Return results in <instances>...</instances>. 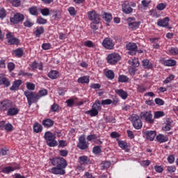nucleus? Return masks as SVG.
<instances>
[{
    "label": "nucleus",
    "mask_w": 178,
    "mask_h": 178,
    "mask_svg": "<svg viewBox=\"0 0 178 178\" xmlns=\"http://www.w3.org/2000/svg\"><path fill=\"white\" fill-rule=\"evenodd\" d=\"M24 95L26 97L29 108H31L33 104H37L40 101V95H37L35 92L25 90Z\"/></svg>",
    "instance_id": "f257e3e1"
},
{
    "label": "nucleus",
    "mask_w": 178,
    "mask_h": 178,
    "mask_svg": "<svg viewBox=\"0 0 178 178\" xmlns=\"http://www.w3.org/2000/svg\"><path fill=\"white\" fill-rule=\"evenodd\" d=\"M44 138L49 147H56L58 142L55 140L56 137L51 131H47L44 134Z\"/></svg>",
    "instance_id": "f03ea898"
},
{
    "label": "nucleus",
    "mask_w": 178,
    "mask_h": 178,
    "mask_svg": "<svg viewBox=\"0 0 178 178\" xmlns=\"http://www.w3.org/2000/svg\"><path fill=\"white\" fill-rule=\"evenodd\" d=\"M50 162L53 166H57L63 169H66V166H67V161H66V160L63 157L50 159Z\"/></svg>",
    "instance_id": "7ed1b4c3"
},
{
    "label": "nucleus",
    "mask_w": 178,
    "mask_h": 178,
    "mask_svg": "<svg viewBox=\"0 0 178 178\" xmlns=\"http://www.w3.org/2000/svg\"><path fill=\"white\" fill-rule=\"evenodd\" d=\"M129 120L132 122L133 126L136 130H140V129L143 127V122H141L140 117L136 114H132L129 117Z\"/></svg>",
    "instance_id": "20e7f679"
},
{
    "label": "nucleus",
    "mask_w": 178,
    "mask_h": 178,
    "mask_svg": "<svg viewBox=\"0 0 178 178\" xmlns=\"http://www.w3.org/2000/svg\"><path fill=\"white\" fill-rule=\"evenodd\" d=\"M122 57H120V55L118 53H112L111 54H108L107 56V62L108 63H110V65H116L120 60Z\"/></svg>",
    "instance_id": "39448f33"
},
{
    "label": "nucleus",
    "mask_w": 178,
    "mask_h": 178,
    "mask_svg": "<svg viewBox=\"0 0 178 178\" xmlns=\"http://www.w3.org/2000/svg\"><path fill=\"white\" fill-rule=\"evenodd\" d=\"M89 145L90 143L86 140V135H81L79 138V143L77 144L78 148L82 150L88 149Z\"/></svg>",
    "instance_id": "423d86ee"
},
{
    "label": "nucleus",
    "mask_w": 178,
    "mask_h": 178,
    "mask_svg": "<svg viewBox=\"0 0 178 178\" xmlns=\"http://www.w3.org/2000/svg\"><path fill=\"white\" fill-rule=\"evenodd\" d=\"M140 119L145 120L152 124L154 123V120H152V112L151 111H143L140 114Z\"/></svg>",
    "instance_id": "0eeeda50"
},
{
    "label": "nucleus",
    "mask_w": 178,
    "mask_h": 178,
    "mask_svg": "<svg viewBox=\"0 0 178 178\" xmlns=\"http://www.w3.org/2000/svg\"><path fill=\"white\" fill-rule=\"evenodd\" d=\"M88 17L89 20L94 23H99L101 22V17L97 13L95 10H91L88 12Z\"/></svg>",
    "instance_id": "6e6552de"
},
{
    "label": "nucleus",
    "mask_w": 178,
    "mask_h": 178,
    "mask_svg": "<svg viewBox=\"0 0 178 178\" xmlns=\"http://www.w3.org/2000/svg\"><path fill=\"white\" fill-rule=\"evenodd\" d=\"M23 20H24V15L19 13L15 14L13 17L10 18V22L13 23V24H17V23H20Z\"/></svg>",
    "instance_id": "1a4fd4ad"
},
{
    "label": "nucleus",
    "mask_w": 178,
    "mask_h": 178,
    "mask_svg": "<svg viewBox=\"0 0 178 178\" xmlns=\"http://www.w3.org/2000/svg\"><path fill=\"white\" fill-rule=\"evenodd\" d=\"M102 45L106 49H113L115 43L113 42V40L110 38H106L102 42Z\"/></svg>",
    "instance_id": "9d476101"
},
{
    "label": "nucleus",
    "mask_w": 178,
    "mask_h": 178,
    "mask_svg": "<svg viewBox=\"0 0 178 178\" xmlns=\"http://www.w3.org/2000/svg\"><path fill=\"white\" fill-rule=\"evenodd\" d=\"M13 107V102L10 100H4L1 102L0 109L1 111H8L10 108Z\"/></svg>",
    "instance_id": "9b49d317"
},
{
    "label": "nucleus",
    "mask_w": 178,
    "mask_h": 178,
    "mask_svg": "<svg viewBox=\"0 0 178 178\" xmlns=\"http://www.w3.org/2000/svg\"><path fill=\"white\" fill-rule=\"evenodd\" d=\"M126 49L129 51V55H136V51H137L138 47L136 43L129 42L126 44Z\"/></svg>",
    "instance_id": "f8f14e48"
},
{
    "label": "nucleus",
    "mask_w": 178,
    "mask_h": 178,
    "mask_svg": "<svg viewBox=\"0 0 178 178\" xmlns=\"http://www.w3.org/2000/svg\"><path fill=\"white\" fill-rule=\"evenodd\" d=\"M6 38L9 45H17L19 44V39L13 37L12 33L9 32L6 34Z\"/></svg>",
    "instance_id": "ddd939ff"
},
{
    "label": "nucleus",
    "mask_w": 178,
    "mask_h": 178,
    "mask_svg": "<svg viewBox=\"0 0 178 178\" xmlns=\"http://www.w3.org/2000/svg\"><path fill=\"white\" fill-rule=\"evenodd\" d=\"M134 19L132 17H129L127 19L128 26H129L130 29L132 30H136L140 26L141 22H133Z\"/></svg>",
    "instance_id": "4468645a"
},
{
    "label": "nucleus",
    "mask_w": 178,
    "mask_h": 178,
    "mask_svg": "<svg viewBox=\"0 0 178 178\" xmlns=\"http://www.w3.org/2000/svg\"><path fill=\"white\" fill-rule=\"evenodd\" d=\"M50 172L53 173V175H65V173H66L65 168H62L58 166L52 168Z\"/></svg>",
    "instance_id": "2eb2a0df"
},
{
    "label": "nucleus",
    "mask_w": 178,
    "mask_h": 178,
    "mask_svg": "<svg viewBox=\"0 0 178 178\" xmlns=\"http://www.w3.org/2000/svg\"><path fill=\"white\" fill-rule=\"evenodd\" d=\"M144 134L146 136V139L149 140V141H154V139L156 137V131H146Z\"/></svg>",
    "instance_id": "dca6fc26"
},
{
    "label": "nucleus",
    "mask_w": 178,
    "mask_h": 178,
    "mask_svg": "<svg viewBox=\"0 0 178 178\" xmlns=\"http://www.w3.org/2000/svg\"><path fill=\"white\" fill-rule=\"evenodd\" d=\"M122 12L125 13V15H130V13H133V9L127 2H124L122 4Z\"/></svg>",
    "instance_id": "f3484780"
},
{
    "label": "nucleus",
    "mask_w": 178,
    "mask_h": 178,
    "mask_svg": "<svg viewBox=\"0 0 178 178\" xmlns=\"http://www.w3.org/2000/svg\"><path fill=\"white\" fill-rule=\"evenodd\" d=\"M161 63L164 66H176L177 62L175 60H165L163 58L161 60Z\"/></svg>",
    "instance_id": "a211bd4d"
},
{
    "label": "nucleus",
    "mask_w": 178,
    "mask_h": 178,
    "mask_svg": "<svg viewBox=\"0 0 178 178\" xmlns=\"http://www.w3.org/2000/svg\"><path fill=\"white\" fill-rule=\"evenodd\" d=\"M22 83H23V81L20 79L15 81L13 83V86L10 88V90L11 91H16L19 90V87L22 86Z\"/></svg>",
    "instance_id": "6ab92c4d"
},
{
    "label": "nucleus",
    "mask_w": 178,
    "mask_h": 178,
    "mask_svg": "<svg viewBox=\"0 0 178 178\" xmlns=\"http://www.w3.org/2000/svg\"><path fill=\"white\" fill-rule=\"evenodd\" d=\"M79 162L81 165H88V163H91L90 159L87 156H81L79 158Z\"/></svg>",
    "instance_id": "aec40b11"
},
{
    "label": "nucleus",
    "mask_w": 178,
    "mask_h": 178,
    "mask_svg": "<svg viewBox=\"0 0 178 178\" xmlns=\"http://www.w3.org/2000/svg\"><path fill=\"white\" fill-rule=\"evenodd\" d=\"M169 24V17H165L163 19H159L157 22V26L159 27H166Z\"/></svg>",
    "instance_id": "412c9836"
},
{
    "label": "nucleus",
    "mask_w": 178,
    "mask_h": 178,
    "mask_svg": "<svg viewBox=\"0 0 178 178\" xmlns=\"http://www.w3.org/2000/svg\"><path fill=\"white\" fill-rule=\"evenodd\" d=\"M19 113V109L13 107H10L8 110V116H15Z\"/></svg>",
    "instance_id": "4be33fe9"
},
{
    "label": "nucleus",
    "mask_w": 178,
    "mask_h": 178,
    "mask_svg": "<svg viewBox=\"0 0 178 178\" xmlns=\"http://www.w3.org/2000/svg\"><path fill=\"white\" fill-rule=\"evenodd\" d=\"M42 124L44 126V127H52V126H54V120L49 118L44 119L42 121Z\"/></svg>",
    "instance_id": "5701e85b"
},
{
    "label": "nucleus",
    "mask_w": 178,
    "mask_h": 178,
    "mask_svg": "<svg viewBox=\"0 0 178 178\" xmlns=\"http://www.w3.org/2000/svg\"><path fill=\"white\" fill-rule=\"evenodd\" d=\"M129 65L132 66V67H138L140 66V61L138 60V58H134L131 60H129L128 61Z\"/></svg>",
    "instance_id": "b1692460"
},
{
    "label": "nucleus",
    "mask_w": 178,
    "mask_h": 178,
    "mask_svg": "<svg viewBox=\"0 0 178 178\" xmlns=\"http://www.w3.org/2000/svg\"><path fill=\"white\" fill-rule=\"evenodd\" d=\"M48 77H49V79H51L52 80H55L59 77V72L56 70H51L48 74Z\"/></svg>",
    "instance_id": "393cba45"
},
{
    "label": "nucleus",
    "mask_w": 178,
    "mask_h": 178,
    "mask_svg": "<svg viewBox=\"0 0 178 178\" xmlns=\"http://www.w3.org/2000/svg\"><path fill=\"white\" fill-rule=\"evenodd\" d=\"M116 94H118V95H119L120 97H121V98L122 99H126V98H127V92L124 90H123L122 89H118L115 90Z\"/></svg>",
    "instance_id": "a878e982"
},
{
    "label": "nucleus",
    "mask_w": 178,
    "mask_h": 178,
    "mask_svg": "<svg viewBox=\"0 0 178 178\" xmlns=\"http://www.w3.org/2000/svg\"><path fill=\"white\" fill-rule=\"evenodd\" d=\"M33 131L34 133H41L42 131V125L38 122H35L33 124Z\"/></svg>",
    "instance_id": "bb28decb"
},
{
    "label": "nucleus",
    "mask_w": 178,
    "mask_h": 178,
    "mask_svg": "<svg viewBox=\"0 0 178 178\" xmlns=\"http://www.w3.org/2000/svg\"><path fill=\"white\" fill-rule=\"evenodd\" d=\"M104 75L107 79H108V80H113V79H115V72H113L112 70L106 71Z\"/></svg>",
    "instance_id": "cd10ccee"
},
{
    "label": "nucleus",
    "mask_w": 178,
    "mask_h": 178,
    "mask_svg": "<svg viewBox=\"0 0 178 178\" xmlns=\"http://www.w3.org/2000/svg\"><path fill=\"white\" fill-rule=\"evenodd\" d=\"M86 115H90L92 118L94 116H97L98 115L99 111L92 107L91 110L87 111L85 112Z\"/></svg>",
    "instance_id": "c85d7f7f"
},
{
    "label": "nucleus",
    "mask_w": 178,
    "mask_h": 178,
    "mask_svg": "<svg viewBox=\"0 0 178 178\" xmlns=\"http://www.w3.org/2000/svg\"><path fill=\"white\" fill-rule=\"evenodd\" d=\"M130 79L126 75H120L118 77V83H129Z\"/></svg>",
    "instance_id": "c756f323"
},
{
    "label": "nucleus",
    "mask_w": 178,
    "mask_h": 178,
    "mask_svg": "<svg viewBox=\"0 0 178 178\" xmlns=\"http://www.w3.org/2000/svg\"><path fill=\"white\" fill-rule=\"evenodd\" d=\"M156 140L159 143H166L169 139L163 134H159L156 136Z\"/></svg>",
    "instance_id": "7c9ffc66"
},
{
    "label": "nucleus",
    "mask_w": 178,
    "mask_h": 178,
    "mask_svg": "<svg viewBox=\"0 0 178 178\" xmlns=\"http://www.w3.org/2000/svg\"><path fill=\"white\" fill-rule=\"evenodd\" d=\"M142 63L145 69H151V67H152V64L149 63V60L148 59L143 60L142 61Z\"/></svg>",
    "instance_id": "2f4dec72"
},
{
    "label": "nucleus",
    "mask_w": 178,
    "mask_h": 178,
    "mask_svg": "<svg viewBox=\"0 0 178 178\" xmlns=\"http://www.w3.org/2000/svg\"><path fill=\"white\" fill-rule=\"evenodd\" d=\"M78 83H81V84H84V83H86L87 84L90 83V79L86 76L80 77L78 79Z\"/></svg>",
    "instance_id": "473e14b6"
},
{
    "label": "nucleus",
    "mask_w": 178,
    "mask_h": 178,
    "mask_svg": "<svg viewBox=\"0 0 178 178\" xmlns=\"http://www.w3.org/2000/svg\"><path fill=\"white\" fill-rule=\"evenodd\" d=\"M41 34H44V27H37L36 31H35V37H40Z\"/></svg>",
    "instance_id": "72a5a7b5"
},
{
    "label": "nucleus",
    "mask_w": 178,
    "mask_h": 178,
    "mask_svg": "<svg viewBox=\"0 0 178 178\" xmlns=\"http://www.w3.org/2000/svg\"><path fill=\"white\" fill-rule=\"evenodd\" d=\"M92 108L93 109H96V111H101L102 107H101V102L99 100H96L94 104L92 105Z\"/></svg>",
    "instance_id": "f704fd0d"
},
{
    "label": "nucleus",
    "mask_w": 178,
    "mask_h": 178,
    "mask_svg": "<svg viewBox=\"0 0 178 178\" xmlns=\"http://www.w3.org/2000/svg\"><path fill=\"white\" fill-rule=\"evenodd\" d=\"M162 129L164 131H169L172 129V121L167 120L165 125Z\"/></svg>",
    "instance_id": "c9c22d12"
},
{
    "label": "nucleus",
    "mask_w": 178,
    "mask_h": 178,
    "mask_svg": "<svg viewBox=\"0 0 178 178\" xmlns=\"http://www.w3.org/2000/svg\"><path fill=\"white\" fill-rule=\"evenodd\" d=\"M29 10L33 16H38V10L37 9V7H31L29 9Z\"/></svg>",
    "instance_id": "e433bc0d"
},
{
    "label": "nucleus",
    "mask_w": 178,
    "mask_h": 178,
    "mask_svg": "<svg viewBox=\"0 0 178 178\" xmlns=\"http://www.w3.org/2000/svg\"><path fill=\"white\" fill-rule=\"evenodd\" d=\"M37 95H39V99L42 97H45V95H48V90L47 89H42L40 90L38 93H37Z\"/></svg>",
    "instance_id": "4c0bfd02"
},
{
    "label": "nucleus",
    "mask_w": 178,
    "mask_h": 178,
    "mask_svg": "<svg viewBox=\"0 0 178 178\" xmlns=\"http://www.w3.org/2000/svg\"><path fill=\"white\" fill-rule=\"evenodd\" d=\"M14 52H15V56H17V58H22V56H23V49H22V48L15 49L14 51Z\"/></svg>",
    "instance_id": "58836bf2"
},
{
    "label": "nucleus",
    "mask_w": 178,
    "mask_h": 178,
    "mask_svg": "<svg viewBox=\"0 0 178 178\" xmlns=\"http://www.w3.org/2000/svg\"><path fill=\"white\" fill-rule=\"evenodd\" d=\"M15 169H19V168H15L13 167H6L4 168H3V173H10V172H13V170H15Z\"/></svg>",
    "instance_id": "ea45409f"
},
{
    "label": "nucleus",
    "mask_w": 178,
    "mask_h": 178,
    "mask_svg": "<svg viewBox=\"0 0 178 178\" xmlns=\"http://www.w3.org/2000/svg\"><path fill=\"white\" fill-rule=\"evenodd\" d=\"M26 88L30 91H33V90H35V85L33 83L26 82Z\"/></svg>",
    "instance_id": "a19ab883"
},
{
    "label": "nucleus",
    "mask_w": 178,
    "mask_h": 178,
    "mask_svg": "<svg viewBox=\"0 0 178 178\" xmlns=\"http://www.w3.org/2000/svg\"><path fill=\"white\" fill-rule=\"evenodd\" d=\"M103 18L104 19V20L106 22L109 23V22H111L112 20V15H111L109 13H104Z\"/></svg>",
    "instance_id": "79ce46f5"
},
{
    "label": "nucleus",
    "mask_w": 178,
    "mask_h": 178,
    "mask_svg": "<svg viewBox=\"0 0 178 178\" xmlns=\"http://www.w3.org/2000/svg\"><path fill=\"white\" fill-rule=\"evenodd\" d=\"M141 3H142V6H143V9L145 10V9H147V8H148V6H149V3H151V0H149V1L143 0L141 1Z\"/></svg>",
    "instance_id": "37998d69"
},
{
    "label": "nucleus",
    "mask_w": 178,
    "mask_h": 178,
    "mask_svg": "<svg viewBox=\"0 0 178 178\" xmlns=\"http://www.w3.org/2000/svg\"><path fill=\"white\" fill-rule=\"evenodd\" d=\"M118 145L122 149H126V148H127V143L123 140H118Z\"/></svg>",
    "instance_id": "c03bdc74"
},
{
    "label": "nucleus",
    "mask_w": 178,
    "mask_h": 178,
    "mask_svg": "<svg viewBox=\"0 0 178 178\" xmlns=\"http://www.w3.org/2000/svg\"><path fill=\"white\" fill-rule=\"evenodd\" d=\"M102 152V150L101 149V146H95L92 149V152L95 154H101Z\"/></svg>",
    "instance_id": "a18cd8bd"
},
{
    "label": "nucleus",
    "mask_w": 178,
    "mask_h": 178,
    "mask_svg": "<svg viewBox=\"0 0 178 178\" xmlns=\"http://www.w3.org/2000/svg\"><path fill=\"white\" fill-rule=\"evenodd\" d=\"M162 116H165V113L163 111H156L154 113V119H159V118H162Z\"/></svg>",
    "instance_id": "49530a36"
},
{
    "label": "nucleus",
    "mask_w": 178,
    "mask_h": 178,
    "mask_svg": "<svg viewBox=\"0 0 178 178\" xmlns=\"http://www.w3.org/2000/svg\"><path fill=\"white\" fill-rule=\"evenodd\" d=\"M42 16H49V8H42L40 10Z\"/></svg>",
    "instance_id": "de8ad7c7"
},
{
    "label": "nucleus",
    "mask_w": 178,
    "mask_h": 178,
    "mask_svg": "<svg viewBox=\"0 0 178 178\" xmlns=\"http://www.w3.org/2000/svg\"><path fill=\"white\" fill-rule=\"evenodd\" d=\"M154 102L155 104H156V105H159L160 106H162V105H165V102L160 98H156L154 99Z\"/></svg>",
    "instance_id": "09e8293b"
},
{
    "label": "nucleus",
    "mask_w": 178,
    "mask_h": 178,
    "mask_svg": "<svg viewBox=\"0 0 178 178\" xmlns=\"http://www.w3.org/2000/svg\"><path fill=\"white\" fill-rule=\"evenodd\" d=\"M174 79H175V75H170L168 77L166 78V79L163 81V83L164 84H169V83H170V81L174 80Z\"/></svg>",
    "instance_id": "8fccbe9b"
},
{
    "label": "nucleus",
    "mask_w": 178,
    "mask_h": 178,
    "mask_svg": "<svg viewBox=\"0 0 178 178\" xmlns=\"http://www.w3.org/2000/svg\"><path fill=\"white\" fill-rule=\"evenodd\" d=\"M4 129L6 131H13V126L11 124H6L4 125Z\"/></svg>",
    "instance_id": "3c124183"
},
{
    "label": "nucleus",
    "mask_w": 178,
    "mask_h": 178,
    "mask_svg": "<svg viewBox=\"0 0 178 178\" xmlns=\"http://www.w3.org/2000/svg\"><path fill=\"white\" fill-rule=\"evenodd\" d=\"M37 22L39 24H47V19L42 18V17H39Z\"/></svg>",
    "instance_id": "603ef678"
},
{
    "label": "nucleus",
    "mask_w": 178,
    "mask_h": 178,
    "mask_svg": "<svg viewBox=\"0 0 178 178\" xmlns=\"http://www.w3.org/2000/svg\"><path fill=\"white\" fill-rule=\"evenodd\" d=\"M97 24H99V22H92L90 24V28L93 31H97V29H98Z\"/></svg>",
    "instance_id": "864d4df0"
},
{
    "label": "nucleus",
    "mask_w": 178,
    "mask_h": 178,
    "mask_svg": "<svg viewBox=\"0 0 178 178\" xmlns=\"http://www.w3.org/2000/svg\"><path fill=\"white\" fill-rule=\"evenodd\" d=\"M137 91L138 92H145V87L143 85H138Z\"/></svg>",
    "instance_id": "5fc2aeb1"
},
{
    "label": "nucleus",
    "mask_w": 178,
    "mask_h": 178,
    "mask_svg": "<svg viewBox=\"0 0 178 178\" xmlns=\"http://www.w3.org/2000/svg\"><path fill=\"white\" fill-rule=\"evenodd\" d=\"M170 54L171 55H178V49L176 47H171L170 49Z\"/></svg>",
    "instance_id": "6e6d98bb"
},
{
    "label": "nucleus",
    "mask_w": 178,
    "mask_h": 178,
    "mask_svg": "<svg viewBox=\"0 0 178 178\" xmlns=\"http://www.w3.org/2000/svg\"><path fill=\"white\" fill-rule=\"evenodd\" d=\"M5 86V87H9L10 86V81L7 78L4 79L3 82H1V86Z\"/></svg>",
    "instance_id": "4d7b16f0"
},
{
    "label": "nucleus",
    "mask_w": 178,
    "mask_h": 178,
    "mask_svg": "<svg viewBox=\"0 0 178 178\" xmlns=\"http://www.w3.org/2000/svg\"><path fill=\"white\" fill-rule=\"evenodd\" d=\"M111 104H112V100L110 99L102 100L101 102V105H111Z\"/></svg>",
    "instance_id": "13d9d810"
},
{
    "label": "nucleus",
    "mask_w": 178,
    "mask_h": 178,
    "mask_svg": "<svg viewBox=\"0 0 178 178\" xmlns=\"http://www.w3.org/2000/svg\"><path fill=\"white\" fill-rule=\"evenodd\" d=\"M68 12L71 16H76V9H74V7H70Z\"/></svg>",
    "instance_id": "bf43d9fd"
},
{
    "label": "nucleus",
    "mask_w": 178,
    "mask_h": 178,
    "mask_svg": "<svg viewBox=\"0 0 178 178\" xmlns=\"http://www.w3.org/2000/svg\"><path fill=\"white\" fill-rule=\"evenodd\" d=\"M4 17H6V10L0 8V19H4Z\"/></svg>",
    "instance_id": "052dcab7"
},
{
    "label": "nucleus",
    "mask_w": 178,
    "mask_h": 178,
    "mask_svg": "<svg viewBox=\"0 0 178 178\" xmlns=\"http://www.w3.org/2000/svg\"><path fill=\"white\" fill-rule=\"evenodd\" d=\"M165 8H166V4L163 3H159L156 6V9H158V10H163Z\"/></svg>",
    "instance_id": "680f3d73"
},
{
    "label": "nucleus",
    "mask_w": 178,
    "mask_h": 178,
    "mask_svg": "<svg viewBox=\"0 0 178 178\" xmlns=\"http://www.w3.org/2000/svg\"><path fill=\"white\" fill-rule=\"evenodd\" d=\"M97 135L96 134H90L87 136L88 141H92V140H97Z\"/></svg>",
    "instance_id": "e2e57ef3"
},
{
    "label": "nucleus",
    "mask_w": 178,
    "mask_h": 178,
    "mask_svg": "<svg viewBox=\"0 0 178 178\" xmlns=\"http://www.w3.org/2000/svg\"><path fill=\"white\" fill-rule=\"evenodd\" d=\"M167 170H168V172H169L170 173H175V172H176V166L175 165L168 166L167 167Z\"/></svg>",
    "instance_id": "0e129e2a"
},
{
    "label": "nucleus",
    "mask_w": 178,
    "mask_h": 178,
    "mask_svg": "<svg viewBox=\"0 0 178 178\" xmlns=\"http://www.w3.org/2000/svg\"><path fill=\"white\" fill-rule=\"evenodd\" d=\"M66 104L67 106H70V108H72L73 105H74V100L73 99H70L66 101Z\"/></svg>",
    "instance_id": "69168bd1"
},
{
    "label": "nucleus",
    "mask_w": 178,
    "mask_h": 178,
    "mask_svg": "<svg viewBox=\"0 0 178 178\" xmlns=\"http://www.w3.org/2000/svg\"><path fill=\"white\" fill-rule=\"evenodd\" d=\"M42 49H44V51H47L48 49H51V44H49V43H44L42 45Z\"/></svg>",
    "instance_id": "338daca9"
},
{
    "label": "nucleus",
    "mask_w": 178,
    "mask_h": 178,
    "mask_svg": "<svg viewBox=\"0 0 178 178\" xmlns=\"http://www.w3.org/2000/svg\"><path fill=\"white\" fill-rule=\"evenodd\" d=\"M58 109H59V106H58V104H54L51 106V111L52 112H56V111H58Z\"/></svg>",
    "instance_id": "774afa93"
}]
</instances>
